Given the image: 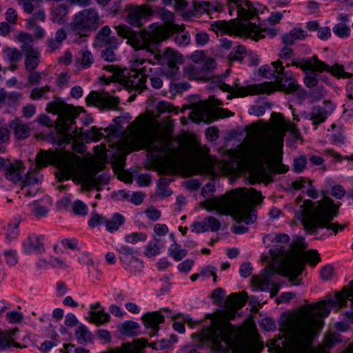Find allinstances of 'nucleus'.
<instances>
[{
  "mask_svg": "<svg viewBox=\"0 0 353 353\" xmlns=\"http://www.w3.org/2000/svg\"><path fill=\"white\" fill-rule=\"evenodd\" d=\"M155 57L163 64H166V66L161 69V74L169 78H174L177 75L178 65L183 63V57L180 53L168 48L161 54H157Z\"/></svg>",
  "mask_w": 353,
  "mask_h": 353,
  "instance_id": "obj_17",
  "label": "nucleus"
},
{
  "mask_svg": "<svg viewBox=\"0 0 353 353\" xmlns=\"http://www.w3.org/2000/svg\"><path fill=\"white\" fill-rule=\"evenodd\" d=\"M72 208L75 214L80 216H85L88 212V206L79 200H77L72 203Z\"/></svg>",
  "mask_w": 353,
  "mask_h": 353,
  "instance_id": "obj_44",
  "label": "nucleus"
},
{
  "mask_svg": "<svg viewBox=\"0 0 353 353\" xmlns=\"http://www.w3.org/2000/svg\"><path fill=\"white\" fill-rule=\"evenodd\" d=\"M168 252L169 254L172 256L176 261H181L187 254L186 250L182 249L181 245L176 243L172 245L169 248Z\"/></svg>",
  "mask_w": 353,
  "mask_h": 353,
  "instance_id": "obj_40",
  "label": "nucleus"
},
{
  "mask_svg": "<svg viewBox=\"0 0 353 353\" xmlns=\"http://www.w3.org/2000/svg\"><path fill=\"white\" fill-rule=\"evenodd\" d=\"M87 319L97 325H103L110 320V315L104 312L103 310H90L89 312V316Z\"/></svg>",
  "mask_w": 353,
  "mask_h": 353,
  "instance_id": "obj_34",
  "label": "nucleus"
},
{
  "mask_svg": "<svg viewBox=\"0 0 353 353\" xmlns=\"http://www.w3.org/2000/svg\"><path fill=\"white\" fill-rule=\"evenodd\" d=\"M49 90L50 87L48 86L35 88L32 90L31 98L34 100L39 99L43 96L45 92H47Z\"/></svg>",
  "mask_w": 353,
  "mask_h": 353,
  "instance_id": "obj_58",
  "label": "nucleus"
},
{
  "mask_svg": "<svg viewBox=\"0 0 353 353\" xmlns=\"http://www.w3.org/2000/svg\"><path fill=\"white\" fill-rule=\"evenodd\" d=\"M341 338L339 334L333 332L328 334L324 339V341L316 353H330L329 350L338 342Z\"/></svg>",
  "mask_w": 353,
  "mask_h": 353,
  "instance_id": "obj_31",
  "label": "nucleus"
},
{
  "mask_svg": "<svg viewBox=\"0 0 353 353\" xmlns=\"http://www.w3.org/2000/svg\"><path fill=\"white\" fill-rule=\"evenodd\" d=\"M36 168L30 169L26 174L22 161H11L0 157V170L4 172L6 178L13 183H21L23 185H38L42 177L39 171L48 164H56L59 172L56 174L59 181L69 179L73 176L74 181L81 183L83 190L95 188L101 190V186L108 183L109 178L103 174L95 176L85 170L81 157L68 154H58L52 150H41L36 157Z\"/></svg>",
  "mask_w": 353,
  "mask_h": 353,
  "instance_id": "obj_1",
  "label": "nucleus"
},
{
  "mask_svg": "<svg viewBox=\"0 0 353 353\" xmlns=\"http://www.w3.org/2000/svg\"><path fill=\"white\" fill-rule=\"evenodd\" d=\"M230 12L236 11L239 17L243 19L242 22L254 20L257 14V10L254 8L248 0H228Z\"/></svg>",
  "mask_w": 353,
  "mask_h": 353,
  "instance_id": "obj_19",
  "label": "nucleus"
},
{
  "mask_svg": "<svg viewBox=\"0 0 353 353\" xmlns=\"http://www.w3.org/2000/svg\"><path fill=\"white\" fill-rule=\"evenodd\" d=\"M160 247L157 245V242L150 241L146 246L145 254L148 257H152L159 254Z\"/></svg>",
  "mask_w": 353,
  "mask_h": 353,
  "instance_id": "obj_53",
  "label": "nucleus"
},
{
  "mask_svg": "<svg viewBox=\"0 0 353 353\" xmlns=\"http://www.w3.org/2000/svg\"><path fill=\"white\" fill-rule=\"evenodd\" d=\"M334 32L340 37H347L350 34V28L346 25L339 23L333 29Z\"/></svg>",
  "mask_w": 353,
  "mask_h": 353,
  "instance_id": "obj_51",
  "label": "nucleus"
},
{
  "mask_svg": "<svg viewBox=\"0 0 353 353\" xmlns=\"http://www.w3.org/2000/svg\"><path fill=\"white\" fill-rule=\"evenodd\" d=\"M105 222L106 219L104 216L93 212L91 213L90 219L88 221V225L91 228H94L96 226L105 224Z\"/></svg>",
  "mask_w": 353,
  "mask_h": 353,
  "instance_id": "obj_45",
  "label": "nucleus"
},
{
  "mask_svg": "<svg viewBox=\"0 0 353 353\" xmlns=\"http://www.w3.org/2000/svg\"><path fill=\"white\" fill-rule=\"evenodd\" d=\"M100 26V17L96 8H90L79 12L72 23V30L79 35L75 42L80 43L83 37L89 36V33L95 31Z\"/></svg>",
  "mask_w": 353,
  "mask_h": 353,
  "instance_id": "obj_15",
  "label": "nucleus"
},
{
  "mask_svg": "<svg viewBox=\"0 0 353 353\" xmlns=\"http://www.w3.org/2000/svg\"><path fill=\"white\" fill-rule=\"evenodd\" d=\"M307 163V159L305 156H301L294 160V170L296 172H300L303 170Z\"/></svg>",
  "mask_w": 353,
  "mask_h": 353,
  "instance_id": "obj_55",
  "label": "nucleus"
},
{
  "mask_svg": "<svg viewBox=\"0 0 353 353\" xmlns=\"http://www.w3.org/2000/svg\"><path fill=\"white\" fill-rule=\"evenodd\" d=\"M349 285L334 294H328L320 303L303 307L296 318L286 320L281 328L290 343L288 353H307L314 336L323 326L321 318L327 317L330 313L327 304L336 310L345 307L348 300L353 305V281L349 282Z\"/></svg>",
  "mask_w": 353,
  "mask_h": 353,
  "instance_id": "obj_3",
  "label": "nucleus"
},
{
  "mask_svg": "<svg viewBox=\"0 0 353 353\" xmlns=\"http://www.w3.org/2000/svg\"><path fill=\"white\" fill-rule=\"evenodd\" d=\"M140 127L133 132L134 141L137 142L139 148L146 149L152 160L165 157L168 161L176 160L179 155V150L170 147V142L164 140L156 133L139 132Z\"/></svg>",
  "mask_w": 353,
  "mask_h": 353,
  "instance_id": "obj_7",
  "label": "nucleus"
},
{
  "mask_svg": "<svg viewBox=\"0 0 353 353\" xmlns=\"http://www.w3.org/2000/svg\"><path fill=\"white\" fill-rule=\"evenodd\" d=\"M272 118L274 123L271 126L265 125L258 130L255 124L252 125L258 131L257 136L250 143L247 150L248 157L252 164L250 171L252 184L268 175V168L275 172H286L288 168L281 163L279 152L283 137L287 131L296 139L300 137L295 124L286 122L282 114L274 112Z\"/></svg>",
  "mask_w": 353,
  "mask_h": 353,
  "instance_id": "obj_2",
  "label": "nucleus"
},
{
  "mask_svg": "<svg viewBox=\"0 0 353 353\" xmlns=\"http://www.w3.org/2000/svg\"><path fill=\"white\" fill-rule=\"evenodd\" d=\"M293 65L299 67L303 70H310L307 71L304 79V83L308 88H312L317 85V74L315 72L316 71L323 72V70H326L335 76L343 77H351V74L344 72L342 66L336 65L330 68L328 65L319 60L316 57H312L304 63H299L294 62Z\"/></svg>",
  "mask_w": 353,
  "mask_h": 353,
  "instance_id": "obj_13",
  "label": "nucleus"
},
{
  "mask_svg": "<svg viewBox=\"0 0 353 353\" xmlns=\"http://www.w3.org/2000/svg\"><path fill=\"white\" fill-rule=\"evenodd\" d=\"M139 327L140 325L138 323L132 321H127L119 325V330L120 333L123 335L133 336L138 334Z\"/></svg>",
  "mask_w": 353,
  "mask_h": 353,
  "instance_id": "obj_35",
  "label": "nucleus"
},
{
  "mask_svg": "<svg viewBox=\"0 0 353 353\" xmlns=\"http://www.w3.org/2000/svg\"><path fill=\"white\" fill-rule=\"evenodd\" d=\"M20 223V219H15L10 222L6 232V239L9 241L15 239L19 234L18 225Z\"/></svg>",
  "mask_w": 353,
  "mask_h": 353,
  "instance_id": "obj_41",
  "label": "nucleus"
},
{
  "mask_svg": "<svg viewBox=\"0 0 353 353\" xmlns=\"http://www.w3.org/2000/svg\"><path fill=\"white\" fill-rule=\"evenodd\" d=\"M5 53L11 62H18L22 57L21 52L16 48H7L5 50Z\"/></svg>",
  "mask_w": 353,
  "mask_h": 353,
  "instance_id": "obj_48",
  "label": "nucleus"
},
{
  "mask_svg": "<svg viewBox=\"0 0 353 353\" xmlns=\"http://www.w3.org/2000/svg\"><path fill=\"white\" fill-rule=\"evenodd\" d=\"M145 327L150 331L148 332L150 336H154L157 334L159 330V324L165 321L164 316L159 312H147L142 316Z\"/></svg>",
  "mask_w": 353,
  "mask_h": 353,
  "instance_id": "obj_22",
  "label": "nucleus"
},
{
  "mask_svg": "<svg viewBox=\"0 0 353 353\" xmlns=\"http://www.w3.org/2000/svg\"><path fill=\"white\" fill-rule=\"evenodd\" d=\"M85 101L88 105H94L102 109H113L119 103V98L111 96L108 92L92 91L87 97Z\"/></svg>",
  "mask_w": 353,
  "mask_h": 353,
  "instance_id": "obj_20",
  "label": "nucleus"
},
{
  "mask_svg": "<svg viewBox=\"0 0 353 353\" xmlns=\"http://www.w3.org/2000/svg\"><path fill=\"white\" fill-rule=\"evenodd\" d=\"M198 174H210L214 171V165L209 160H203L197 165Z\"/></svg>",
  "mask_w": 353,
  "mask_h": 353,
  "instance_id": "obj_43",
  "label": "nucleus"
},
{
  "mask_svg": "<svg viewBox=\"0 0 353 353\" xmlns=\"http://www.w3.org/2000/svg\"><path fill=\"white\" fill-rule=\"evenodd\" d=\"M193 261L188 259L179 263L178 265V269L180 272H187L191 270L192 267L193 266Z\"/></svg>",
  "mask_w": 353,
  "mask_h": 353,
  "instance_id": "obj_64",
  "label": "nucleus"
},
{
  "mask_svg": "<svg viewBox=\"0 0 353 353\" xmlns=\"http://www.w3.org/2000/svg\"><path fill=\"white\" fill-rule=\"evenodd\" d=\"M103 70L112 74L110 77L112 81L118 82L127 90H137L142 91L146 88L145 82L148 77L146 68L137 70H128L121 69L116 65H107L103 66Z\"/></svg>",
  "mask_w": 353,
  "mask_h": 353,
  "instance_id": "obj_9",
  "label": "nucleus"
},
{
  "mask_svg": "<svg viewBox=\"0 0 353 353\" xmlns=\"http://www.w3.org/2000/svg\"><path fill=\"white\" fill-rule=\"evenodd\" d=\"M233 115L234 114L228 109L219 108L212 109L208 102L201 101L193 105L191 118L195 122L211 123L216 119L230 117Z\"/></svg>",
  "mask_w": 353,
  "mask_h": 353,
  "instance_id": "obj_16",
  "label": "nucleus"
},
{
  "mask_svg": "<svg viewBox=\"0 0 353 353\" xmlns=\"http://www.w3.org/2000/svg\"><path fill=\"white\" fill-rule=\"evenodd\" d=\"M306 247V243L303 241V238L299 237L294 241L292 245V251L288 253L285 252L283 248L271 249L270 253L272 260H276V258L279 255L281 258L279 266L278 268L275 266H268L265 269V277L262 279L259 280L258 287L261 290H264L268 288L270 285V276L275 273H279L282 275V268L285 263L290 260L295 253L303 254L301 250Z\"/></svg>",
  "mask_w": 353,
  "mask_h": 353,
  "instance_id": "obj_12",
  "label": "nucleus"
},
{
  "mask_svg": "<svg viewBox=\"0 0 353 353\" xmlns=\"http://www.w3.org/2000/svg\"><path fill=\"white\" fill-rule=\"evenodd\" d=\"M46 110L58 115L56 124L63 134H70V132L77 134V128L74 130L72 128V125L75 123L74 119L79 115L74 107L57 99L50 103Z\"/></svg>",
  "mask_w": 353,
  "mask_h": 353,
  "instance_id": "obj_14",
  "label": "nucleus"
},
{
  "mask_svg": "<svg viewBox=\"0 0 353 353\" xmlns=\"http://www.w3.org/2000/svg\"><path fill=\"white\" fill-rule=\"evenodd\" d=\"M211 29L216 33L219 32L226 33L230 30V26L227 22L224 21H219L211 25Z\"/></svg>",
  "mask_w": 353,
  "mask_h": 353,
  "instance_id": "obj_49",
  "label": "nucleus"
},
{
  "mask_svg": "<svg viewBox=\"0 0 353 353\" xmlns=\"http://www.w3.org/2000/svg\"><path fill=\"white\" fill-rule=\"evenodd\" d=\"M150 14L151 10L145 5L132 6L129 8L128 21L132 25L139 26L141 24V20Z\"/></svg>",
  "mask_w": 353,
  "mask_h": 353,
  "instance_id": "obj_26",
  "label": "nucleus"
},
{
  "mask_svg": "<svg viewBox=\"0 0 353 353\" xmlns=\"http://www.w3.org/2000/svg\"><path fill=\"white\" fill-rule=\"evenodd\" d=\"M254 20H250L247 22H241L240 28L248 34V37L255 41H259L261 38L265 37L266 35L271 38L276 34V30L271 28H263L259 24H257Z\"/></svg>",
  "mask_w": 353,
  "mask_h": 353,
  "instance_id": "obj_21",
  "label": "nucleus"
},
{
  "mask_svg": "<svg viewBox=\"0 0 353 353\" xmlns=\"http://www.w3.org/2000/svg\"><path fill=\"white\" fill-rule=\"evenodd\" d=\"M261 326L267 331H272L276 327L274 321L268 318L262 320Z\"/></svg>",
  "mask_w": 353,
  "mask_h": 353,
  "instance_id": "obj_63",
  "label": "nucleus"
},
{
  "mask_svg": "<svg viewBox=\"0 0 353 353\" xmlns=\"http://www.w3.org/2000/svg\"><path fill=\"white\" fill-rule=\"evenodd\" d=\"M123 221L124 217L119 214H116L110 220L106 219L105 223L106 230L110 232L116 231L123 223Z\"/></svg>",
  "mask_w": 353,
  "mask_h": 353,
  "instance_id": "obj_38",
  "label": "nucleus"
},
{
  "mask_svg": "<svg viewBox=\"0 0 353 353\" xmlns=\"http://www.w3.org/2000/svg\"><path fill=\"white\" fill-rule=\"evenodd\" d=\"M45 18H46V14H45L44 12L41 10H39L34 14L32 18H31L28 20V23L30 24V26H34L36 21H43Z\"/></svg>",
  "mask_w": 353,
  "mask_h": 353,
  "instance_id": "obj_60",
  "label": "nucleus"
},
{
  "mask_svg": "<svg viewBox=\"0 0 353 353\" xmlns=\"http://www.w3.org/2000/svg\"><path fill=\"white\" fill-rule=\"evenodd\" d=\"M320 260L319 254L316 250H310L303 252V254L295 253L290 260L283 264L282 275L288 277L292 284L298 285L299 282H296V281L301 274L305 263L315 265Z\"/></svg>",
  "mask_w": 353,
  "mask_h": 353,
  "instance_id": "obj_11",
  "label": "nucleus"
},
{
  "mask_svg": "<svg viewBox=\"0 0 353 353\" xmlns=\"http://www.w3.org/2000/svg\"><path fill=\"white\" fill-rule=\"evenodd\" d=\"M23 247L27 254L42 252L44 250L43 244L37 237H28L23 243Z\"/></svg>",
  "mask_w": 353,
  "mask_h": 353,
  "instance_id": "obj_32",
  "label": "nucleus"
},
{
  "mask_svg": "<svg viewBox=\"0 0 353 353\" xmlns=\"http://www.w3.org/2000/svg\"><path fill=\"white\" fill-rule=\"evenodd\" d=\"M218 86L220 90L230 93V94L228 96V99H230L232 97H245L250 93L256 94L254 92L256 85L254 87L245 88L243 86H240L237 82H235L234 85L231 86L225 83L220 82L219 83Z\"/></svg>",
  "mask_w": 353,
  "mask_h": 353,
  "instance_id": "obj_23",
  "label": "nucleus"
},
{
  "mask_svg": "<svg viewBox=\"0 0 353 353\" xmlns=\"http://www.w3.org/2000/svg\"><path fill=\"white\" fill-rule=\"evenodd\" d=\"M209 39V35L205 32H199L195 35L196 43L199 46L205 45Z\"/></svg>",
  "mask_w": 353,
  "mask_h": 353,
  "instance_id": "obj_59",
  "label": "nucleus"
},
{
  "mask_svg": "<svg viewBox=\"0 0 353 353\" xmlns=\"http://www.w3.org/2000/svg\"><path fill=\"white\" fill-rule=\"evenodd\" d=\"M111 29L108 26H103L96 34L93 46L95 48H117L116 38L110 37Z\"/></svg>",
  "mask_w": 353,
  "mask_h": 353,
  "instance_id": "obj_24",
  "label": "nucleus"
},
{
  "mask_svg": "<svg viewBox=\"0 0 353 353\" xmlns=\"http://www.w3.org/2000/svg\"><path fill=\"white\" fill-rule=\"evenodd\" d=\"M75 336L79 343L90 341L92 339V334L84 325H80L75 332Z\"/></svg>",
  "mask_w": 353,
  "mask_h": 353,
  "instance_id": "obj_39",
  "label": "nucleus"
},
{
  "mask_svg": "<svg viewBox=\"0 0 353 353\" xmlns=\"http://www.w3.org/2000/svg\"><path fill=\"white\" fill-rule=\"evenodd\" d=\"M48 209L43 205H37L32 210V213L36 216H45L48 212Z\"/></svg>",
  "mask_w": 353,
  "mask_h": 353,
  "instance_id": "obj_62",
  "label": "nucleus"
},
{
  "mask_svg": "<svg viewBox=\"0 0 353 353\" xmlns=\"http://www.w3.org/2000/svg\"><path fill=\"white\" fill-rule=\"evenodd\" d=\"M22 43L21 49L26 54V68L28 71H33L39 63V52L32 46V39L31 35L21 33L19 36Z\"/></svg>",
  "mask_w": 353,
  "mask_h": 353,
  "instance_id": "obj_18",
  "label": "nucleus"
},
{
  "mask_svg": "<svg viewBox=\"0 0 353 353\" xmlns=\"http://www.w3.org/2000/svg\"><path fill=\"white\" fill-rule=\"evenodd\" d=\"M6 263L10 265H15L18 263L16 250H8L4 253Z\"/></svg>",
  "mask_w": 353,
  "mask_h": 353,
  "instance_id": "obj_54",
  "label": "nucleus"
},
{
  "mask_svg": "<svg viewBox=\"0 0 353 353\" xmlns=\"http://www.w3.org/2000/svg\"><path fill=\"white\" fill-rule=\"evenodd\" d=\"M321 194L323 198L317 202L314 203L310 200L304 201L301 205V222L308 231L317 228H326L336 233L339 228H344V225L330 223L337 214L338 205L333 203L325 190H322Z\"/></svg>",
  "mask_w": 353,
  "mask_h": 353,
  "instance_id": "obj_6",
  "label": "nucleus"
},
{
  "mask_svg": "<svg viewBox=\"0 0 353 353\" xmlns=\"http://www.w3.org/2000/svg\"><path fill=\"white\" fill-rule=\"evenodd\" d=\"M334 275V268L330 265L324 266L321 270V277L323 281H328Z\"/></svg>",
  "mask_w": 353,
  "mask_h": 353,
  "instance_id": "obj_56",
  "label": "nucleus"
},
{
  "mask_svg": "<svg viewBox=\"0 0 353 353\" xmlns=\"http://www.w3.org/2000/svg\"><path fill=\"white\" fill-rule=\"evenodd\" d=\"M193 230L197 233L211 230L212 232L218 231L221 228V223L218 219L213 216L205 218L201 222H195L192 225Z\"/></svg>",
  "mask_w": 353,
  "mask_h": 353,
  "instance_id": "obj_27",
  "label": "nucleus"
},
{
  "mask_svg": "<svg viewBox=\"0 0 353 353\" xmlns=\"http://www.w3.org/2000/svg\"><path fill=\"white\" fill-rule=\"evenodd\" d=\"M195 345L203 346L205 341L212 343L215 353H259L263 346L255 339L245 337L241 331L228 321H213L203 332L192 334Z\"/></svg>",
  "mask_w": 353,
  "mask_h": 353,
  "instance_id": "obj_4",
  "label": "nucleus"
},
{
  "mask_svg": "<svg viewBox=\"0 0 353 353\" xmlns=\"http://www.w3.org/2000/svg\"><path fill=\"white\" fill-rule=\"evenodd\" d=\"M261 192L254 188H239L220 198L206 199L203 206L208 211L217 210L220 214H231L239 223H253L256 219L254 204L263 201Z\"/></svg>",
  "mask_w": 353,
  "mask_h": 353,
  "instance_id": "obj_5",
  "label": "nucleus"
},
{
  "mask_svg": "<svg viewBox=\"0 0 353 353\" xmlns=\"http://www.w3.org/2000/svg\"><path fill=\"white\" fill-rule=\"evenodd\" d=\"M9 126L13 130L14 137L17 139H27L30 134L31 128L30 125L18 119L12 121Z\"/></svg>",
  "mask_w": 353,
  "mask_h": 353,
  "instance_id": "obj_28",
  "label": "nucleus"
},
{
  "mask_svg": "<svg viewBox=\"0 0 353 353\" xmlns=\"http://www.w3.org/2000/svg\"><path fill=\"white\" fill-rule=\"evenodd\" d=\"M332 110V105L329 104L326 107L314 106L312 108L310 114L305 117V119L312 121L313 125H318L327 119Z\"/></svg>",
  "mask_w": 353,
  "mask_h": 353,
  "instance_id": "obj_25",
  "label": "nucleus"
},
{
  "mask_svg": "<svg viewBox=\"0 0 353 353\" xmlns=\"http://www.w3.org/2000/svg\"><path fill=\"white\" fill-rule=\"evenodd\" d=\"M307 34L301 28H294L282 37V41L285 46L292 45L297 40H302L307 37Z\"/></svg>",
  "mask_w": 353,
  "mask_h": 353,
  "instance_id": "obj_30",
  "label": "nucleus"
},
{
  "mask_svg": "<svg viewBox=\"0 0 353 353\" xmlns=\"http://www.w3.org/2000/svg\"><path fill=\"white\" fill-rule=\"evenodd\" d=\"M126 242L131 244H137L138 242H144L147 239V235L143 233L133 232L125 236Z\"/></svg>",
  "mask_w": 353,
  "mask_h": 353,
  "instance_id": "obj_46",
  "label": "nucleus"
},
{
  "mask_svg": "<svg viewBox=\"0 0 353 353\" xmlns=\"http://www.w3.org/2000/svg\"><path fill=\"white\" fill-rule=\"evenodd\" d=\"M81 57L79 59L81 65L83 69L90 68L94 63V57L89 50H82L80 52Z\"/></svg>",
  "mask_w": 353,
  "mask_h": 353,
  "instance_id": "obj_42",
  "label": "nucleus"
},
{
  "mask_svg": "<svg viewBox=\"0 0 353 353\" xmlns=\"http://www.w3.org/2000/svg\"><path fill=\"white\" fill-rule=\"evenodd\" d=\"M68 8L65 5H59L52 11V20L53 22L63 24L67 21Z\"/></svg>",
  "mask_w": 353,
  "mask_h": 353,
  "instance_id": "obj_36",
  "label": "nucleus"
},
{
  "mask_svg": "<svg viewBox=\"0 0 353 353\" xmlns=\"http://www.w3.org/2000/svg\"><path fill=\"white\" fill-rule=\"evenodd\" d=\"M245 48L243 46H237L234 48L233 50L229 54V58L230 60H241L245 54Z\"/></svg>",
  "mask_w": 353,
  "mask_h": 353,
  "instance_id": "obj_47",
  "label": "nucleus"
},
{
  "mask_svg": "<svg viewBox=\"0 0 353 353\" xmlns=\"http://www.w3.org/2000/svg\"><path fill=\"white\" fill-rule=\"evenodd\" d=\"M114 48L108 47L105 50L101 51V58L106 61L112 62L116 60V56L114 52Z\"/></svg>",
  "mask_w": 353,
  "mask_h": 353,
  "instance_id": "obj_52",
  "label": "nucleus"
},
{
  "mask_svg": "<svg viewBox=\"0 0 353 353\" xmlns=\"http://www.w3.org/2000/svg\"><path fill=\"white\" fill-rule=\"evenodd\" d=\"M22 94L17 92H7V103L8 105H15L21 98Z\"/></svg>",
  "mask_w": 353,
  "mask_h": 353,
  "instance_id": "obj_57",
  "label": "nucleus"
},
{
  "mask_svg": "<svg viewBox=\"0 0 353 353\" xmlns=\"http://www.w3.org/2000/svg\"><path fill=\"white\" fill-rule=\"evenodd\" d=\"M79 133L85 134L86 137L92 141H99L103 137V134L101 133L99 129L95 126L92 127L91 129L86 132H83L81 130Z\"/></svg>",
  "mask_w": 353,
  "mask_h": 353,
  "instance_id": "obj_50",
  "label": "nucleus"
},
{
  "mask_svg": "<svg viewBox=\"0 0 353 353\" xmlns=\"http://www.w3.org/2000/svg\"><path fill=\"white\" fill-rule=\"evenodd\" d=\"M247 301V294L243 291L239 294L236 293L231 294L227 299L226 305L228 310L234 313L235 310L244 306Z\"/></svg>",
  "mask_w": 353,
  "mask_h": 353,
  "instance_id": "obj_29",
  "label": "nucleus"
},
{
  "mask_svg": "<svg viewBox=\"0 0 353 353\" xmlns=\"http://www.w3.org/2000/svg\"><path fill=\"white\" fill-rule=\"evenodd\" d=\"M117 34L123 38L128 39L135 50H146L152 52V46L165 40L168 34L161 28H156L150 32L142 30L136 32L128 26H119L117 28Z\"/></svg>",
  "mask_w": 353,
  "mask_h": 353,
  "instance_id": "obj_8",
  "label": "nucleus"
},
{
  "mask_svg": "<svg viewBox=\"0 0 353 353\" xmlns=\"http://www.w3.org/2000/svg\"><path fill=\"white\" fill-rule=\"evenodd\" d=\"M271 64L274 68L271 77L274 79L275 82H265L256 85L254 90L256 94L271 93L275 89L287 93H292L298 90L299 85L296 80L284 74L285 68L282 65L281 61L272 62Z\"/></svg>",
  "mask_w": 353,
  "mask_h": 353,
  "instance_id": "obj_10",
  "label": "nucleus"
},
{
  "mask_svg": "<svg viewBox=\"0 0 353 353\" xmlns=\"http://www.w3.org/2000/svg\"><path fill=\"white\" fill-rule=\"evenodd\" d=\"M145 341L143 339H137L132 343H126L124 345L125 350L122 352H102L101 353H140L145 347Z\"/></svg>",
  "mask_w": 353,
  "mask_h": 353,
  "instance_id": "obj_33",
  "label": "nucleus"
},
{
  "mask_svg": "<svg viewBox=\"0 0 353 353\" xmlns=\"http://www.w3.org/2000/svg\"><path fill=\"white\" fill-rule=\"evenodd\" d=\"M157 110L159 112H170L173 110V107L169 102L161 101L157 104Z\"/></svg>",
  "mask_w": 353,
  "mask_h": 353,
  "instance_id": "obj_61",
  "label": "nucleus"
},
{
  "mask_svg": "<svg viewBox=\"0 0 353 353\" xmlns=\"http://www.w3.org/2000/svg\"><path fill=\"white\" fill-rule=\"evenodd\" d=\"M157 16L161 18L169 28L174 27V14L164 8H158L156 10Z\"/></svg>",
  "mask_w": 353,
  "mask_h": 353,
  "instance_id": "obj_37",
  "label": "nucleus"
}]
</instances>
